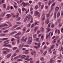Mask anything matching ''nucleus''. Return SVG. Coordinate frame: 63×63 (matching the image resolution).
<instances>
[{
    "label": "nucleus",
    "instance_id": "f257e3e1",
    "mask_svg": "<svg viewBox=\"0 0 63 63\" xmlns=\"http://www.w3.org/2000/svg\"><path fill=\"white\" fill-rule=\"evenodd\" d=\"M28 21H30V20L31 19L30 22L31 23H33V19L32 17V16H30V15L29 14L28 15Z\"/></svg>",
    "mask_w": 63,
    "mask_h": 63
},
{
    "label": "nucleus",
    "instance_id": "f03ea898",
    "mask_svg": "<svg viewBox=\"0 0 63 63\" xmlns=\"http://www.w3.org/2000/svg\"><path fill=\"white\" fill-rule=\"evenodd\" d=\"M28 43L29 45L31 44L32 41V37H29L28 38Z\"/></svg>",
    "mask_w": 63,
    "mask_h": 63
},
{
    "label": "nucleus",
    "instance_id": "7ed1b4c3",
    "mask_svg": "<svg viewBox=\"0 0 63 63\" xmlns=\"http://www.w3.org/2000/svg\"><path fill=\"white\" fill-rule=\"evenodd\" d=\"M50 27V23H49L48 25V27L47 28V33L49 32L50 31V29H49V28Z\"/></svg>",
    "mask_w": 63,
    "mask_h": 63
},
{
    "label": "nucleus",
    "instance_id": "20e7f679",
    "mask_svg": "<svg viewBox=\"0 0 63 63\" xmlns=\"http://www.w3.org/2000/svg\"><path fill=\"white\" fill-rule=\"evenodd\" d=\"M9 42H8L6 43L5 44H4V46H5V47H12V45H10V44L7 45V44H9Z\"/></svg>",
    "mask_w": 63,
    "mask_h": 63
},
{
    "label": "nucleus",
    "instance_id": "39448f33",
    "mask_svg": "<svg viewBox=\"0 0 63 63\" xmlns=\"http://www.w3.org/2000/svg\"><path fill=\"white\" fill-rule=\"evenodd\" d=\"M25 38V37L24 36L21 39V41L23 42H26V40H27V38H26L24 39Z\"/></svg>",
    "mask_w": 63,
    "mask_h": 63
},
{
    "label": "nucleus",
    "instance_id": "423d86ee",
    "mask_svg": "<svg viewBox=\"0 0 63 63\" xmlns=\"http://www.w3.org/2000/svg\"><path fill=\"white\" fill-rule=\"evenodd\" d=\"M24 44L23 43L20 45L19 47V48H20V49H21V48H22V47H24Z\"/></svg>",
    "mask_w": 63,
    "mask_h": 63
},
{
    "label": "nucleus",
    "instance_id": "0eeeda50",
    "mask_svg": "<svg viewBox=\"0 0 63 63\" xmlns=\"http://www.w3.org/2000/svg\"><path fill=\"white\" fill-rule=\"evenodd\" d=\"M35 16H38L40 17V13L39 12L37 11H35Z\"/></svg>",
    "mask_w": 63,
    "mask_h": 63
},
{
    "label": "nucleus",
    "instance_id": "6e6552de",
    "mask_svg": "<svg viewBox=\"0 0 63 63\" xmlns=\"http://www.w3.org/2000/svg\"><path fill=\"white\" fill-rule=\"evenodd\" d=\"M27 58H26V59L25 60H28V61H31V60H32V58H30V59H29V56H27Z\"/></svg>",
    "mask_w": 63,
    "mask_h": 63
},
{
    "label": "nucleus",
    "instance_id": "1a4fd4ad",
    "mask_svg": "<svg viewBox=\"0 0 63 63\" xmlns=\"http://www.w3.org/2000/svg\"><path fill=\"white\" fill-rule=\"evenodd\" d=\"M22 4L24 5V7H25V6H27V5L29 6V4L28 3H25L24 2H23Z\"/></svg>",
    "mask_w": 63,
    "mask_h": 63
},
{
    "label": "nucleus",
    "instance_id": "9d476101",
    "mask_svg": "<svg viewBox=\"0 0 63 63\" xmlns=\"http://www.w3.org/2000/svg\"><path fill=\"white\" fill-rule=\"evenodd\" d=\"M58 10H59V7L57 6L55 8V12H58Z\"/></svg>",
    "mask_w": 63,
    "mask_h": 63
},
{
    "label": "nucleus",
    "instance_id": "9b49d317",
    "mask_svg": "<svg viewBox=\"0 0 63 63\" xmlns=\"http://www.w3.org/2000/svg\"><path fill=\"white\" fill-rule=\"evenodd\" d=\"M19 57H21V58H25L26 57V56L25 55H23L22 56L19 55Z\"/></svg>",
    "mask_w": 63,
    "mask_h": 63
},
{
    "label": "nucleus",
    "instance_id": "f8f14e48",
    "mask_svg": "<svg viewBox=\"0 0 63 63\" xmlns=\"http://www.w3.org/2000/svg\"><path fill=\"white\" fill-rule=\"evenodd\" d=\"M50 32L49 33V34H47L46 36V39H47L48 38L49 36H50Z\"/></svg>",
    "mask_w": 63,
    "mask_h": 63
},
{
    "label": "nucleus",
    "instance_id": "ddd939ff",
    "mask_svg": "<svg viewBox=\"0 0 63 63\" xmlns=\"http://www.w3.org/2000/svg\"><path fill=\"white\" fill-rule=\"evenodd\" d=\"M7 18H9V17H11L12 16V15H10V14H7Z\"/></svg>",
    "mask_w": 63,
    "mask_h": 63
},
{
    "label": "nucleus",
    "instance_id": "4468645a",
    "mask_svg": "<svg viewBox=\"0 0 63 63\" xmlns=\"http://www.w3.org/2000/svg\"><path fill=\"white\" fill-rule=\"evenodd\" d=\"M45 23H46L47 24L49 22V20H48V19H47V20H46L45 21Z\"/></svg>",
    "mask_w": 63,
    "mask_h": 63
},
{
    "label": "nucleus",
    "instance_id": "2eb2a0df",
    "mask_svg": "<svg viewBox=\"0 0 63 63\" xmlns=\"http://www.w3.org/2000/svg\"><path fill=\"white\" fill-rule=\"evenodd\" d=\"M4 3V0H0V4H1L2 3Z\"/></svg>",
    "mask_w": 63,
    "mask_h": 63
},
{
    "label": "nucleus",
    "instance_id": "dca6fc26",
    "mask_svg": "<svg viewBox=\"0 0 63 63\" xmlns=\"http://www.w3.org/2000/svg\"><path fill=\"white\" fill-rule=\"evenodd\" d=\"M46 16L47 17H49V16H50V14L49 13L46 14Z\"/></svg>",
    "mask_w": 63,
    "mask_h": 63
},
{
    "label": "nucleus",
    "instance_id": "f3484780",
    "mask_svg": "<svg viewBox=\"0 0 63 63\" xmlns=\"http://www.w3.org/2000/svg\"><path fill=\"white\" fill-rule=\"evenodd\" d=\"M32 55H35L36 54V52L35 51H33V52H31Z\"/></svg>",
    "mask_w": 63,
    "mask_h": 63
},
{
    "label": "nucleus",
    "instance_id": "a211bd4d",
    "mask_svg": "<svg viewBox=\"0 0 63 63\" xmlns=\"http://www.w3.org/2000/svg\"><path fill=\"white\" fill-rule=\"evenodd\" d=\"M49 62L50 63H54V61H53L52 59H51L49 61Z\"/></svg>",
    "mask_w": 63,
    "mask_h": 63
},
{
    "label": "nucleus",
    "instance_id": "6ab92c4d",
    "mask_svg": "<svg viewBox=\"0 0 63 63\" xmlns=\"http://www.w3.org/2000/svg\"><path fill=\"white\" fill-rule=\"evenodd\" d=\"M11 56V54H9L7 55V56H6V58H9L10 56Z\"/></svg>",
    "mask_w": 63,
    "mask_h": 63
},
{
    "label": "nucleus",
    "instance_id": "aec40b11",
    "mask_svg": "<svg viewBox=\"0 0 63 63\" xmlns=\"http://www.w3.org/2000/svg\"><path fill=\"white\" fill-rule=\"evenodd\" d=\"M56 41V39L55 38L53 40V44H55V42Z\"/></svg>",
    "mask_w": 63,
    "mask_h": 63
},
{
    "label": "nucleus",
    "instance_id": "412c9836",
    "mask_svg": "<svg viewBox=\"0 0 63 63\" xmlns=\"http://www.w3.org/2000/svg\"><path fill=\"white\" fill-rule=\"evenodd\" d=\"M42 17H43L42 19L43 21H44V20H45V16H44V15H43L42 16Z\"/></svg>",
    "mask_w": 63,
    "mask_h": 63
},
{
    "label": "nucleus",
    "instance_id": "4be33fe9",
    "mask_svg": "<svg viewBox=\"0 0 63 63\" xmlns=\"http://www.w3.org/2000/svg\"><path fill=\"white\" fill-rule=\"evenodd\" d=\"M41 30L42 32H44V29L42 27L41 28Z\"/></svg>",
    "mask_w": 63,
    "mask_h": 63
},
{
    "label": "nucleus",
    "instance_id": "5701e85b",
    "mask_svg": "<svg viewBox=\"0 0 63 63\" xmlns=\"http://www.w3.org/2000/svg\"><path fill=\"white\" fill-rule=\"evenodd\" d=\"M17 35H15V36H14V37H15V38H16V39H19V38H20V37H16V36Z\"/></svg>",
    "mask_w": 63,
    "mask_h": 63
},
{
    "label": "nucleus",
    "instance_id": "b1692460",
    "mask_svg": "<svg viewBox=\"0 0 63 63\" xmlns=\"http://www.w3.org/2000/svg\"><path fill=\"white\" fill-rule=\"evenodd\" d=\"M26 50L27 51L25 52V53L26 54H28V53H29V50Z\"/></svg>",
    "mask_w": 63,
    "mask_h": 63
},
{
    "label": "nucleus",
    "instance_id": "393cba45",
    "mask_svg": "<svg viewBox=\"0 0 63 63\" xmlns=\"http://www.w3.org/2000/svg\"><path fill=\"white\" fill-rule=\"evenodd\" d=\"M27 18H28V16H26V17L25 18L24 20V22H25L26 20H27Z\"/></svg>",
    "mask_w": 63,
    "mask_h": 63
},
{
    "label": "nucleus",
    "instance_id": "a878e982",
    "mask_svg": "<svg viewBox=\"0 0 63 63\" xmlns=\"http://www.w3.org/2000/svg\"><path fill=\"white\" fill-rule=\"evenodd\" d=\"M22 11L23 12L24 11H26V9H25L24 8H22Z\"/></svg>",
    "mask_w": 63,
    "mask_h": 63
},
{
    "label": "nucleus",
    "instance_id": "bb28decb",
    "mask_svg": "<svg viewBox=\"0 0 63 63\" xmlns=\"http://www.w3.org/2000/svg\"><path fill=\"white\" fill-rule=\"evenodd\" d=\"M60 16V13L59 12H58L57 14V16L58 17H59Z\"/></svg>",
    "mask_w": 63,
    "mask_h": 63
},
{
    "label": "nucleus",
    "instance_id": "cd10ccee",
    "mask_svg": "<svg viewBox=\"0 0 63 63\" xmlns=\"http://www.w3.org/2000/svg\"><path fill=\"white\" fill-rule=\"evenodd\" d=\"M60 40H61L60 39V38H59L58 39V40H57V42L58 44H59V43H60Z\"/></svg>",
    "mask_w": 63,
    "mask_h": 63
},
{
    "label": "nucleus",
    "instance_id": "c85d7f7f",
    "mask_svg": "<svg viewBox=\"0 0 63 63\" xmlns=\"http://www.w3.org/2000/svg\"><path fill=\"white\" fill-rule=\"evenodd\" d=\"M17 48V47H14L13 48V50H16V49Z\"/></svg>",
    "mask_w": 63,
    "mask_h": 63
},
{
    "label": "nucleus",
    "instance_id": "c756f323",
    "mask_svg": "<svg viewBox=\"0 0 63 63\" xmlns=\"http://www.w3.org/2000/svg\"><path fill=\"white\" fill-rule=\"evenodd\" d=\"M5 35H6V34H0V35L1 36H5Z\"/></svg>",
    "mask_w": 63,
    "mask_h": 63
},
{
    "label": "nucleus",
    "instance_id": "7c9ffc66",
    "mask_svg": "<svg viewBox=\"0 0 63 63\" xmlns=\"http://www.w3.org/2000/svg\"><path fill=\"white\" fill-rule=\"evenodd\" d=\"M35 26V25L34 24H33L32 25L31 28H33V27H34Z\"/></svg>",
    "mask_w": 63,
    "mask_h": 63
},
{
    "label": "nucleus",
    "instance_id": "2f4dec72",
    "mask_svg": "<svg viewBox=\"0 0 63 63\" xmlns=\"http://www.w3.org/2000/svg\"><path fill=\"white\" fill-rule=\"evenodd\" d=\"M3 53H4V54H7L8 53V52H7L5 51H3Z\"/></svg>",
    "mask_w": 63,
    "mask_h": 63
},
{
    "label": "nucleus",
    "instance_id": "473e14b6",
    "mask_svg": "<svg viewBox=\"0 0 63 63\" xmlns=\"http://www.w3.org/2000/svg\"><path fill=\"white\" fill-rule=\"evenodd\" d=\"M54 45H53L52 46H51L50 47V49H52V48H53L54 47Z\"/></svg>",
    "mask_w": 63,
    "mask_h": 63
},
{
    "label": "nucleus",
    "instance_id": "72a5a7b5",
    "mask_svg": "<svg viewBox=\"0 0 63 63\" xmlns=\"http://www.w3.org/2000/svg\"><path fill=\"white\" fill-rule=\"evenodd\" d=\"M10 41V40H7L6 41H5L4 42V43H7V42H9Z\"/></svg>",
    "mask_w": 63,
    "mask_h": 63
},
{
    "label": "nucleus",
    "instance_id": "f704fd0d",
    "mask_svg": "<svg viewBox=\"0 0 63 63\" xmlns=\"http://www.w3.org/2000/svg\"><path fill=\"white\" fill-rule=\"evenodd\" d=\"M21 34V32H19L17 34H16V35H17V36H18V35H20Z\"/></svg>",
    "mask_w": 63,
    "mask_h": 63
},
{
    "label": "nucleus",
    "instance_id": "c9c22d12",
    "mask_svg": "<svg viewBox=\"0 0 63 63\" xmlns=\"http://www.w3.org/2000/svg\"><path fill=\"white\" fill-rule=\"evenodd\" d=\"M17 26H18V25H16L14 26L13 27V28H16V27H17Z\"/></svg>",
    "mask_w": 63,
    "mask_h": 63
},
{
    "label": "nucleus",
    "instance_id": "e433bc0d",
    "mask_svg": "<svg viewBox=\"0 0 63 63\" xmlns=\"http://www.w3.org/2000/svg\"><path fill=\"white\" fill-rule=\"evenodd\" d=\"M7 49H8L7 48H4L2 49V50H7Z\"/></svg>",
    "mask_w": 63,
    "mask_h": 63
},
{
    "label": "nucleus",
    "instance_id": "4c0bfd02",
    "mask_svg": "<svg viewBox=\"0 0 63 63\" xmlns=\"http://www.w3.org/2000/svg\"><path fill=\"white\" fill-rule=\"evenodd\" d=\"M38 4L39 6H41V4H42V2H39L38 3Z\"/></svg>",
    "mask_w": 63,
    "mask_h": 63
},
{
    "label": "nucleus",
    "instance_id": "58836bf2",
    "mask_svg": "<svg viewBox=\"0 0 63 63\" xmlns=\"http://www.w3.org/2000/svg\"><path fill=\"white\" fill-rule=\"evenodd\" d=\"M3 8H6V4H3Z\"/></svg>",
    "mask_w": 63,
    "mask_h": 63
},
{
    "label": "nucleus",
    "instance_id": "ea45409f",
    "mask_svg": "<svg viewBox=\"0 0 63 63\" xmlns=\"http://www.w3.org/2000/svg\"><path fill=\"white\" fill-rule=\"evenodd\" d=\"M40 60H41L42 61H44V58L43 57H42L41 58Z\"/></svg>",
    "mask_w": 63,
    "mask_h": 63
},
{
    "label": "nucleus",
    "instance_id": "a19ab883",
    "mask_svg": "<svg viewBox=\"0 0 63 63\" xmlns=\"http://www.w3.org/2000/svg\"><path fill=\"white\" fill-rule=\"evenodd\" d=\"M3 25L4 26H8V25L6 24H4Z\"/></svg>",
    "mask_w": 63,
    "mask_h": 63
},
{
    "label": "nucleus",
    "instance_id": "79ce46f5",
    "mask_svg": "<svg viewBox=\"0 0 63 63\" xmlns=\"http://www.w3.org/2000/svg\"><path fill=\"white\" fill-rule=\"evenodd\" d=\"M15 40V38H12L11 39V41H12V42H13V41H14Z\"/></svg>",
    "mask_w": 63,
    "mask_h": 63
},
{
    "label": "nucleus",
    "instance_id": "37998d69",
    "mask_svg": "<svg viewBox=\"0 0 63 63\" xmlns=\"http://www.w3.org/2000/svg\"><path fill=\"white\" fill-rule=\"evenodd\" d=\"M44 35H42V36L41 37V39L43 40V39H44Z\"/></svg>",
    "mask_w": 63,
    "mask_h": 63
},
{
    "label": "nucleus",
    "instance_id": "c03bdc74",
    "mask_svg": "<svg viewBox=\"0 0 63 63\" xmlns=\"http://www.w3.org/2000/svg\"><path fill=\"white\" fill-rule=\"evenodd\" d=\"M22 61V60H21V59L20 60V59H18L17 60V61Z\"/></svg>",
    "mask_w": 63,
    "mask_h": 63
},
{
    "label": "nucleus",
    "instance_id": "a18cd8bd",
    "mask_svg": "<svg viewBox=\"0 0 63 63\" xmlns=\"http://www.w3.org/2000/svg\"><path fill=\"white\" fill-rule=\"evenodd\" d=\"M55 3H53V4H52V6L53 7V6H55Z\"/></svg>",
    "mask_w": 63,
    "mask_h": 63
},
{
    "label": "nucleus",
    "instance_id": "49530a36",
    "mask_svg": "<svg viewBox=\"0 0 63 63\" xmlns=\"http://www.w3.org/2000/svg\"><path fill=\"white\" fill-rule=\"evenodd\" d=\"M3 25H0V28H2V27H3Z\"/></svg>",
    "mask_w": 63,
    "mask_h": 63
},
{
    "label": "nucleus",
    "instance_id": "de8ad7c7",
    "mask_svg": "<svg viewBox=\"0 0 63 63\" xmlns=\"http://www.w3.org/2000/svg\"><path fill=\"white\" fill-rule=\"evenodd\" d=\"M51 1H49L48 3V5H50V4H51Z\"/></svg>",
    "mask_w": 63,
    "mask_h": 63
},
{
    "label": "nucleus",
    "instance_id": "09e8293b",
    "mask_svg": "<svg viewBox=\"0 0 63 63\" xmlns=\"http://www.w3.org/2000/svg\"><path fill=\"white\" fill-rule=\"evenodd\" d=\"M3 39V40H8V38H4Z\"/></svg>",
    "mask_w": 63,
    "mask_h": 63
},
{
    "label": "nucleus",
    "instance_id": "8fccbe9b",
    "mask_svg": "<svg viewBox=\"0 0 63 63\" xmlns=\"http://www.w3.org/2000/svg\"><path fill=\"white\" fill-rule=\"evenodd\" d=\"M62 23L59 24V26L60 27H61V26H62Z\"/></svg>",
    "mask_w": 63,
    "mask_h": 63
},
{
    "label": "nucleus",
    "instance_id": "3c124183",
    "mask_svg": "<svg viewBox=\"0 0 63 63\" xmlns=\"http://www.w3.org/2000/svg\"><path fill=\"white\" fill-rule=\"evenodd\" d=\"M51 27L52 28H53V27H54V24H52Z\"/></svg>",
    "mask_w": 63,
    "mask_h": 63
},
{
    "label": "nucleus",
    "instance_id": "603ef678",
    "mask_svg": "<svg viewBox=\"0 0 63 63\" xmlns=\"http://www.w3.org/2000/svg\"><path fill=\"white\" fill-rule=\"evenodd\" d=\"M18 11H19V12H20V14L21 13V10L20 9H18Z\"/></svg>",
    "mask_w": 63,
    "mask_h": 63
},
{
    "label": "nucleus",
    "instance_id": "864d4df0",
    "mask_svg": "<svg viewBox=\"0 0 63 63\" xmlns=\"http://www.w3.org/2000/svg\"><path fill=\"white\" fill-rule=\"evenodd\" d=\"M23 31H25V28H23Z\"/></svg>",
    "mask_w": 63,
    "mask_h": 63
},
{
    "label": "nucleus",
    "instance_id": "5fc2aeb1",
    "mask_svg": "<svg viewBox=\"0 0 63 63\" xmlns=\"http://www.w3.org/2000/svg\"><path fill=\"white\" fill-rule=\"evenodd\" d=\"M39 38H37L36 39V41L37 42H38V40H39Z\"/></svg>",
    "mask_w": 63,
    "mask_h": 63
},
{
    "label": "nucleus",
    "instance_id": "6e6d98bb",
    "mask_svg": "<svg viewBox=\"0 0 63 63\" xmlns=\"http://www.w3.org/2000/svg\"><path fill=\"white\" fill-rule=\"evenodd\" d=\"M10 27H7L6 28H9V27H11V26H12V24H10Z\"/></svg>",
    "mask_w": 63,
    "mask_h": 63
},
{
    "label": "nucleus",
    "instance_id": "4d7b16f0",
    "mask_svg": "<svg viewBox=\"0 0 63 63\" xmlns=\"http://www.w3.org/2000/svg\"><path fill=\"white\" fill-rule=\"evenodd\" d=\"M35 9H38V5H36L35 7Z\"/></svg>",
    "mask_w": 63,
    "mask_h": 63
},
{
    "label": "nucleus",
    "instance_id": "13d9d810",
    "mask_svg": "<svg viewBox=\"0 0 63 63\" xmlns=\"http://www.w3.org/2000/svg\"><path fill=\"white\" fill-rule=\"evenodd\" d=\"M30 26H31V24H29L28 25V27H30Z\"/></svg>",
    "mask_w": 63,
    "mask_h": 63
},
{
    "label": "nucleus",
    "instance_id": "bf43d9fd",
    "mask_svg": "<svg viewBox=\"0 0 63 63\" xmlns=\"http://www.w3.org/2000/svg\"><path fill=\"white\" fill-rule=\"evenodd\" d=\"M61 16H63V11L61 12Z\"/></svg>",
    "mask_w": 63,
    "mask_h": 63
},
{
    "label": "nucleus",
    "instance_id": "052dcab7",
    "mask_svg": "<svg viewBox=\"0 0 63 63\" xmlns=\"http://www.w3.org/2000/svg\"><path fill=\"white\" fill-rule=\"evenodd\" d=\"M18 58V57H16L15 58H14V59L16 60V59H17Z\"/></svg>",
    "mask_w": 63,
    "mask_h": 63
},
{
    "label": "nucleus",
    "instance_id": "680f3d73",
    "mask_svg": "<svg viewBox=\"0 0 63 63\" xmlns=\"http://www.w3.org/2000/svg\"><path fill=\"white\" fill-rule=\"evenodd\" d=\"M43 8H44V4H43L42 5L41 8L42 9H43Z\"/></svg>",
    "mask_w": 63,
    "mask_h": 63
},
{
    "label": "nucleus",
    "instance_id": "e2e57ef3",
    "mask_svg": "<svg viewBox=\"0 0 63 63\" xmlns=\"http://www.w3.org/2000/svg\"><path fill=\"white\" fill-rule=\"evenodd\" d=\"M20 17H19L16 19V20H20Z\"/></svg>",
    "mask_w": 63,
    "mask_h": 63
},
{
    "label": "nucleus",
    "instance_id": "0e129e2a",
    "mask_svg": "<svg viewBox=\"0 0 63 63\" xmlns=\"http://www.w3.org/2000/svg\"><path fill=\"white\" fill-rule=\"evenodd\" d=\"M54 15L55 17H56V12H55L54 13Z\"/></svg>",
    "mask_w": 63,
    "mask_h": 63
},
{
    "label": "nucleus",
    "instance_id": "69168bd1",
    "mask_svg": "<svg viewBox=\"0 0 63 63\" xmlns=\"http://www.w3.org/2000/svg\"><path fill=\"white\" fill-rule=\"evenodd\" d=\"M47 47V46H44V49H45V48H46Z\"/></svg>",
    "mask_w": 63,
    "mask_h": 63
},
{
    "label": "nucleus",
    "instance_id": "338daca9",
    "mask_svg": "<svg viewBox=\"0 0 63 63\" xmlns=\"http://www.w3.org/2000/svg\"><path fill=\"white\" fill-rule=\"evenodd\" d=\"M24 46L26 47H29V46H28V45H25Z\"/></svg>",
    "mask_w": 63,
    "mask_h": 63
},
{
    "label": "nucleus",
    "instance_id": "774afa93",
    "mask_svg": "<svg viewBox=\"0 0 63 63\" xmlns=\"http://www.w3.org/2000/svg\"><path fill=\"white\" fill-rule=\"evenodd\" d=\"M61 31L62 32V33H63V28L61 29Z\"/></svg>",
    "mask_w": 63,
    "mask_h": 63
}]
</instances>
